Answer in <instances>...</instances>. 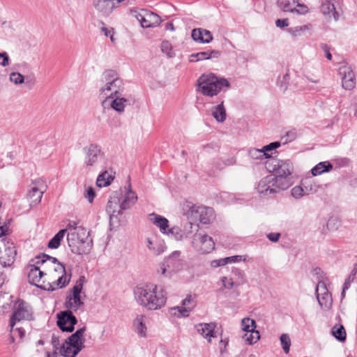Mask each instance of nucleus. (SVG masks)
<instances>
[{
    "instance_id": "1",
    "label": "nucleus",
    "mask_w": 357,
    "mask_h": 357,
    "mask_svg": "<svg viewBox=\"0 0 357 357\" xmlns=\"http://www.w3.org/2000/svg\"><path fill=\"white\" fill-rule=\"evenodd\" d=\"M37 259L36 264L28 266V280L31 284L52 291L69 283L71 274L67 275L63 264L56 258L43 255Z\"/></svg>"
},
{
    "instance_id": "2",
    "label": "nucleus",
    "mask_w": 357,
    "mask_h": 357,
    "mask_svg": "<svg viewBox=\"0 0 357 357\" xmlns=\"http://www.w3.org/2000/svg\"><path fill=\"white\" fill-rule=\"evenodd\" d=\"M134 297L138 305L149 310H157L164 307L167 302V292L163 287L153 283L135 287Z\"/></svg>"
},
{
    "instance_id": "3",
    "label": "nucleus",
    "mask_w": 357,
    "mask_h": 357,
    "mask_svg": "<svg viewBox=\"0 0 357 357\" xmlns=\"http://www.w3.org/2000/svg\"><path fill=\"white\" fill-rule=\"evenodd\" d=\"M197 86V91L204 96L212 98L226 91L231 86L227 79L219 77L213 73H207L199 77Z\"/></svg>"
},
{
    "instance_id": "4",
    "label": "nucleus",
    "mask_w": 357,
    "mask_h": 357,
    "mask_svg": "<svg viewBox=\"0 0 357 357\" xmlns=\"http://www.w3.org/2000/svg\"><path fill=\"white\" fill-rule=\"evenodd\" d=\"M124 84L123 80L113 70L104 73L102 84L99 89V98L102 101L112 98L118 95H123Z\"/></svg>"
},
{
    "instance_id": "5",
    "label": "nucleus",
    "mask_w": 357,
    "mask_h": 357,
    "mask_svg": "<svg viewBox=\"0 0 357 357\" xmlns=\"http://www.w3.org/2000/svg\"><path fill=\"white\" fill-rule=\"evenodd\" d=\"M85 282L84 276H80L73 288L70 289L66 296L64 307L66 310L75 312L82 313L84 311V293L82 291Z\"/></svg>"
},
{
    "instance_id": "6",
    "label": "nucleus",
    "mask_w": 357,
    "mask_h": 357,
    "mask_svg": "<svg viewBox=\"0 0 357 357\" xmlns=\"http://www.w3.org/2000/svg\"><path fill=\"white\" fill-rule=\"evenodd\" d=\"M84 165L86 168L98 169L106 167L107 159L101 147L96 144H90L83 149Z\"/></svg>"
},
{
    "instance_id": "7",
    "label": "nucleus",
    "mask_w": 357,
    "mask_h": 357,
    "mask_svg": "<svg viewBox=\"0 0 357 357\" xmlns=\"http://www.w3.org/2000/svg\"><path fill=\"white\" fill-rule=\"evenodd\" d=\"M67 241L71 252L77 255L88 254L92 248V241H89V231L86 229L67 234Z\"/></svg>"
},
{
    "instance_id": "8",
    "label": "nucleus",
    "mask_w": 357,
    "mask_h": 357,
    "mask_svg": "<svg viewBox=\"0 0 357 357\" xmlns=\"http://www.w3.org/2000/svg\"><path fill=\"white\" fill-rule=\"evenodd\" d=\"M86 326L77 330L69 336L60 348V353L63 357H75L84 347V334Z\"/></svg>"
},
{
    "instance_id": "9",
    "label": "nucleus",
    "mask_w": 357,
    "mask_h": 357,
    "mask_svg": "<svg viewBox=\"0 0 357 357\" xmlns=\"http://www.w3.org/2000/svg\"><path fill=\"white\" fill-rule=\"evenodd\" d=\"M131 15L139 22L143 28L155 27L161 22L158 15L146 9L131 10Z\"/></svg>"
},
{
    "instance_id": "10",
    "label": "nucleus",
    "mask_w": 357,
    "mask_h": 357,
    "mask_svg": "<svg viewBox=\"0 0 357 357\" xmlns=\"http://www.w3.org/2000/svg\"><path fill=\"white\" fill-rule=\"evenodd\" d=\"M31 318L32 310L30 305L22 300H18L14 305L10 326L13 329L17 321L29 320Z\"/></svg>"
},
{
    "instance_id": "11",
    "label": "nucleus",
    "mask_w": 357,
    "mask_h": 357,
    "mask_svg": "<svg viewBox=\"0 0 357 357\" xmlns=\"http://www.w3.org/2000/svg\"><path fill=\"white\" fill-rule=\"evenodd\" d=\"M190 213L193 220L204 225L211 224L215 219L214 210L208 206L194 205L190 209Z\"/></svg>"
},
{
    "instance_id": "12",
    "label": "nucleus",
    "mask_w": 357,
    "mask_h": 357,
    "mask_svg": "<svg viewBox=\"0 0 357 357\" xmlns=\"http://www.w3.org/2000/svg\"><path fill=\"white\" fill-rule=\"evenodd\" d=\"M192 245L197 251L202 254L209 253L215 248L213 238L203 233H197L194 236Z\"/></svg>"
},
{
    "instance_id": "13",
    "label": "nucleus",
    "mask_w": 357,
    "mask_h": 357,
    "mask_svg": "<svg viewBox=\"0 0 357 357\" xmlns=\"http://www.w3.org/2000/svg\"><path fill=\"white\" fill-rule=\"evenodd\" d=\"M17 255L15 246L12 242L2 243L0 244V264L3 267H10Z\"/></svg>"
},
{
    "instance_id": "14",
    "label": "nucleus",
    "mask_w": 357,
    "mask_h": 357,
    "mask_svg": "<svg viewBox=\"0 0 357 357\" xmlns=\"http://www.w3.org/2000/svg\"><path fill=\"white\" fill-rule=\"evenodd\" d=\"M46 190L47 185L43 180L39 178L32 183L27 194L31 206H36L40 203L43 195Z\"/></svg>"
},
{
    "instance_id": "15",
    "label": "nucleus",
    "mask_w": 357,
    "mask_h": 357,
    "mask_svg": "<svg viewBox=\"0 0 357 357\" xmlns=\"http://www.w3.org/2000/svg\"><path fill=\"white\" fill-rule=\"evenodd\" d=\"M75 312L66 310L57 314V325L62 331L73 332L77 323Z\"/></svg>"
},
{
    "instance_id": "16",
    "label": "nucleus",
    "mask_w": 357,
    "mask_h": 357,
    "mask_svg": "<svg viewBox=\"0 0 357 357\" xmlns=\"http://www.w3.org/2000/svg\"><path fill=\"white\" fill-rule=\"evenodd\" d=\"M128 104L129 100L123 97V95H118L112 98L101 102V105L104 109H112L119 114L123 113Z\"/></svg>"
},
{
    "instance_id": "17",
    "label": "nucleus",
    "mask_w": 357,
    "mask_h": 357,
    "mask_svg": "<svg viewBox=\"0 0 357 357\" xmlns=\"http://www.w3.org/2000/svg\"><path fill=\"white\" fill-rule=\"evenodd\" d=\"M280 143L275 142L263 146L261 149L252 148L248 151L249 156L255 160H263L271 157L272 153L274 149L278 148Z\"/></svg>"
},
{
    "instance_id": "18",
    "label": "nucleus",
    "mask_w": 357,
    "mask_h": 357,
    "mask_svg": "<svg viewBox=\"0 0 357 357\" xmlns=\"http://www.w3.org/2000/svg\"><path fill=\"white\" fill-rule=\"evenodd\" d=\"M278 5L284 12H291L298 15H305L308 12V8L305 4L296 0H279Z\"/></svg>"
},
{
    "instance_id": "19",
    "label": "nucleus",
    "mask_w": 357,
    "mask_h": 357,
    "mask_svg": "<svg viewBox=\"0 0 357 357\" xmlns=\"http://www.w3.org/2000/svg\"><path fill=\"white\" fill-rule=\"evenodd\" d=\"M194 306L192 296L188 295L186 298L183 300L181 305L170 308L169 313L177 317H187L189 316Z\"/></svg>"
},
{
    "instance_id": "20",
    "label": "nucleus",
    "mask_w": 357,
    "mask_h": 357,
    "mask_svg": "<svg viewBox=\"0 0 357 357\" xmlns=\"http://www.w3.org/2000/svg\"><path fill=\"white\" fill-rule=\"evenodd\" d=\"M149 318L145 314H137L132 320V327L133 331L139 337H147Z\"/></svg>"
},
{
    "instance_id": "21",
    "label": "nucleus",
    "mask_w": 357,
    "mask_h": 357,
    "mask_svg": "<svg viewBox=\"0 0 357 357\" xmlns=\"http://www.w3.org/2000/svg\"><path fill=\"white\" fill-rule=\"evenodd\" d=\"M93 6L101 15L107 16L119 7L114 0H93Z\"/></svg>"
},
{
    "instance_id": "22",
    "label": "nucleus",
    "mask_w": 357,
    "mask_h": 357,
    "mask_svg": "<svg viewBox=\"0 0 357 357\" xmlns=\"http://www.w3.org/2000/svg\"><path fill=\"white\" fill-rule=\"evenodd\" d=\"M196 328L197 332L206 340H208V342H212V339H217L218 334L217 332L215 331V328L216 327L215 324L214 323H201L196 325Z\"/></svg>"
},
{
    "instance_id": "23",
    "label": "nucleus",
    "mask_w": 357,
    "mask_h": 357,
    "mask_svg": "<svg viewBox=\"0 0 357 357\" xmlns=\"http://www.w3.org/2000/svg\"><path fill=\"white\" fill-rule=\"evenodd\" d=\"M340 73L342 75V87L347 90H351L354 89L356 82L353 70L349 67L344 66L340 69Z\"/></svg>"
},
{
    "instance_id": "24",
    "label": "nucleus",
    "mask_w": 357,
    "mask_h": 357,
    "mask_svg": "<svg viewBox=\"0 0 357 357\" xmlns=\"http://www.w3.org/2000/svg\"><path fill=\"white\" fill-rule=\"evenodd\" d=\"M164 261L166 263L167 268L174 271V273L179 271L183 266L181 252L178 250L174 251L165 259Z\"/></svg>"
},
{
    "instance_id": "25",
    "label": "nucleus",
    "mask_w": 357,
    "mask_h": 357,
    "mask_svg": "<svg viewBox=\"0 0 357 357\" xmlns=\"http://www.w3.org/2000/svg\"><path fill=\"white\" fill-rule=\"evenodd\" d=\"M273 179V174L268 175L261 178L257 186L259 193L264 194L265 195L276 193V188H274L272 183Z\"/></svg>"
},
{
    "instance_id": "26",
    "label": "nucleus",
    "mask_w": 357,
    "mask_h": 357,
    "mask_svg": "<svg viewBox=\"0 0 357 357\" xmlns=\"http://www.w3.org/2000/svg\"><path fill=\"white\" fill-rule=\"evenodd\" d=\"M106 211L110 217V220L118 218L121 212L120 200L118 197L113 196L109 199L106 206Z\"/></svg>"
},
{
    "instance_id": "27",
    "label": "nucleus",
    "mask_w": 357,
    "mask_h": 357,
    "mask_svg": "<svg viewBox=\"0 0 357 357\" xmlns=\"http://www.w3.org/2000/svg\"><path fill=\"white\" fill-rule=\"evenodd\" d=\"M146 247L149 251L155 256L162 254L167 249L164 241L160 240H152L150 238L146 239Z\"/></svg>"
},
{
    "instance_id": "28",
    "label": "nucleus",
    "mask_w": 357,
    "mask_h": 357,
    "mask_svg": "<svg viewBox=\"0 0 357 357\" xmlns=\"http://www.w3.org/2000/svg\"><path fill=\"white\" fill-rule=\"evenodd\" d=\"M293 171L292 164L289 160H279L275 165V174L290 177Z\"/></svg>"
},
{
    "instance_id": "29",
    "label": "nucleus",
    "mask_w": 357,
    "mask_h": 357,
    "mask_svg": "<svg viewBox=\"0 0 357 357\" xmlns=\"http://www.w3.org/2000/svg\"><path fill=\"white\" fill-rule=\"evenodd\" d=\"M192 38L194 40L202 43H209L213 40L211 33L203 29H195L192 31Z\"/></svg>"
},
{
    "instance_id": "30",
    "label": "nucleus",
    "mask_w": 357,
    "mask_h": 357,
    "mask_svg": "<svg viewBox=\"0 0 357 357\" xmlns=\"http://www.w3.org/2000/svg\"><path fill=\"white\" fill-rule=\"evenodd\" d=\"M236 163L234 157L215 158L212 161V166L215 169L221 170L226 167L234 165Z\"/></svg>"
},
{
    "instance_id": "31",
    "label": "nucleus",
    "mask_w": 357,
    "mask_h": 357,
    "mask_svg": "<svg viewBox=\"0 0 357 357\" xmlns=\"http://www.w3.org/2000/svg\"><path fill=\"white\" fill-rule=\"evenodd\" d=\"M321 11L326 17H333L335 20L339 19L340 15L336 11L335 5L330 0H326L322 3L321 6Z\"/></svg>"
},
{
    "instance_id": "32",
    "label": "nucleus",
    "mask_w": 357,
    "mask_h": 357,
    "mask_svg": "<svg viewBox=\"0 0 357 357\" xmlns=\"http://www.w3.org/2000/svg\"><path fill=\"white\" fill-rule=\"evenodd\" d=\"M273 184L274 188H276V192L280 190H284L287 189L291 185L290 177L273 175Z\"/></svg>"
},
{
    "instance_id": "33",
    "label": "nucleus",
    "mask_w": 357,
    "mask_h": 357,
    "mask_svg": "<svg viewBox=\"0 0 357 357\" xmlns=\"http://www.w3.org/2000/svg\"><path fill=\"white\" fill-rule=\"evenodd\" d=\"M220 55V52L218 50H211L206 52H201L197 54H193L190 56V61H198L202 60L210 59L213 58H218Z\"/></svg>"
},
{
    "instance_id": "34",
    "label": "nucleus",
    "mask_w": 357,
    "mask_h": 357,
    "mask_svg": "<svg viewBox=\"0 0 357 357\" xmlns=\"http://www.w3.org/2000/svg\"><path fill=\"white\" fill-rule=\"evenodd\" d=\"M211 114L218 122H224L226 119V109L224 107V101L211 108Z\"/></svg>"
},
{
    "instance_id": "35",
    "label": "nucleus",
    "mask_w": 357,
    "mask_h": 357,
    "mask_svg": "<svg viewBox=\"0 0 357 357\" xmlns=\"http://www.w3.org/2000/svg\"><path fill=\"white\" fill-rule=\"evenodd\" d=\"M153 218H151V222L160 228V230L163 234H167L169 227V221L167 218L158 215L152 214Z\"/></svg>"
},
{
    "instance_id": "36",
    "label": "nucleus",
    "mask_w": 357,
    "mask_h": 357,
    "mask_svg": "<svg viewBox=\"0 0 357 357\" xmlns=\"http://www.w3.org/2000/svg\"><path fill=\"white\" fill-rule=\"evenodd\" d=\"M137 196L134 192L129 190L125 195L123 201L120 203L121 211L129 208L137 201Z\"/></svg>"
},
{
    "instance_id": "37",
    "label": "nucleus",
    "mask_w": 357,
    "mask_h": 357,
    "mask_svg": "<svg viewBox=\"0 0 357 357\" xmlns=\"http://www.w3.org/2000/svg\"><path fill=\"white\" fill-rule=\"evenodd\" d=\"M302 185L305 187V194H307V195L317 193L319 189L321 188V185L312 179L305 180L302 182Z\"/></svg>"
},
{
    "instance_id": "38",
    "label": "nucleus",
    "mask_w": 357,
    "mask_h": 357,
    "mask_svg": "<svg viewBox=\"0 0 357 357\" xmlns=\"http://www.w3.org/2000/svg\"><path fill=\"white\" fill-rule=\"evenodd\" d=\"M167 234L178 241H183L188 238V233L185 230H182V229L177 227L168 229Z\"/></svg>"
},
{
    "instance_id": "39",
    "label": "nucleus",
    "mask_w": 357,
    "mask_h": 357,
    "mask_svg": "<svg viewBox=\"0 0 357 357\" xmlns=\"http://www.w3.org/2000/svg\"><path fill=\"white\" fill-rule=\"evenodd\" d=\"M312 29V25L310 24L302 26H297L288 29V32L293 37H299L304 34L306 31H310Z\"/></svg>"
},
{
    "instance_id": "40",
    "label": "nucleus",
    "mask_w": 357,
    "mask_h": 357,
    "mask_svg": "<svg viewBox=\"0 0 357 357\" xmlns=\"http://www.w3.org/2000/svg\"><path fill=\"white\" fill-rule=\"evenodd\" d=\"M332 168L333 165L329 162H321L314 166L311 172L313 176H317L324 172H328Z\"/></svg>"
},
{
    "instance_id": "41",
    "label": "nucleus",
    "mask_w": 357,
    "mask_h": 357,
    "mask_svg": "<svg viewBox=\"0 0 357 357\" xmlns=\"http://www.w3.org/2000/svg\"><path fill=\"white\" fill-rule=\"evenodd\" d=\"M114 177L112 175L110 174L108 172L105 171L98 175L96 180V185L100 188L106 187L111 183Z\"/></svg>"
},
{
    "instance_id": "42",
    "label": "nucleus",
    "mask_w": 357,
    "mask_h": 357,
    "mask_svg": "<svg viewBox=\"0 0 357 357\" xmlns=\"http://www.w3.org/2000/svg\"><path fill=\"white\" fill-rule=\"evenodd\" d=\"M66 235V230H60L49 241L48 248L52 249H56L59 247L61 241L63 240Z\"/></svg>"
},
{
    "instance_id": "43",
    "label": "nucleus",
    "mask_w": 357,
    "mask_h": 357,
    "mask_svg": "<svg viewBox=\"0 0 357 357\" xmlns=\"http://www.w3.org/2000/svg\"><path fill=\"white\" fill-rule=\"evenodd\" d=\"M243 341L248 344H253L256 343L260 338V335L258 331L255 330L250 332L244 333L242 336Z\"/></svg>"
},
{
    "instance_id": "44",
    "label": "nucleus",
    "mask_w": 357,
    "mask_h": 357,
    "mask_svg": "<svg viewBox=\"0 0 357 357\" xmlns=\"http://www.w3.org/2000/svg\"><path fill=\"white\" fill-rule=\"evenodd\" d=\"M256 322L254 319L245 317L241 320V328L245 333L256 330Z\"/></svg>"
},
{
    "instance_id": "45",
    "label": "nucleus",
    "mask_w": 357,
    "mask_h": 357,
    "mask_svg": "<svg viewBox=\"0 0 357 357\" xmlns=\"http://www.w3.org/2000/svg\"><path fill=\"white\" fill-rule=\"evenodd\" d=\"M317 298L319 305L323 310H327L330 309L333 303L331 295H326L325 297H320V296H317Z\"/></svg>"
},
{
    "instance_id": "46",
    "label": "nucleus",
    "mask_w": 357,
    "mask_h": 357,
    "mask_svg": "<svg viewBox=\"0 0 357 357\" xmlns=\"http://www.w3.org/2000/svg\"><path fill=\"white\" fill-rule=\"evenodd\" d=\"M332 333L336 339L344 341L346 339V331L342 326H335L333 328Z\"/></svg>"
},
{
    "instance_id": "47",
    "label": "nucleus",
    "mask_w": 357,
    "mask_h": 357,
    "mask_svg": "<svg viewBox=\"0 0 357 357\" xmlns=\"http://www.w3.org/2000/svg\"><path fill=\"white\" fill-rule=\"evenodd\" d=\"M291 194L293 197L296 199H301L304 196H307L305 194V187L303 185H296L291 190Z\"/></svg>"
},
{
    "instance_id": "48",
    "label": "nucleus",
    "mask_w": 357,
    "mask_h": 357,
    "mask_svg": "<svg viewBox=\"0 0 357 357\" xmlns=\"http://www.w3.org/2000/svg\"><path fill=\"white\" fill-rule=\"evenodd\" d=\"M280 340L284 353L288 354L291 346V340L289 335L286 333L282 334L280 335Z\"/></svg>"
},
{
    "instance_id": "49",
    "label": "nucleus",
    "mask_w": 357,
    "mask_h": 357,
    "mask_svg": "<svg viewBox=\"0 0 357 357\" xmlns=\"http://www.w3.org/2000/svg\"><path fill=\"white\" fill-rule=\"evenodd\" d=\"M161 50L165 53L167 57L172 58L174 56V52L172 50V47L169 41H163L160 45Z\"/></svg>"
},
{
    "instance_id": "50",
    "label": "nucleus",
    "mask_w": 357,
    "mask_h": 357,
    "mask_svg": "<svg viewBox=\"0 0 357 357\" xmlns=\"http://www.w3.org/2000/svg\"><path fill=\"white\" fill-rule=\"evenodd\" d=\"M9 79L16 85H19L24 82V77L17 72L11 73L9 76Z\"/></svg>"
},
{
    "instance_id": "51",
    "label": "nucleus",
    "mask_w": 357,
    "mask_h": 357,
    "mask_svg": "<svg viewBox=\"0 0 357 357\" xmlns=\"http://www.w3.org/2000/svg\"><path fill=\"white\" fill-rule=\"evenodd\" d=\"M79 229H84L83 227L78 225V222L76 221H69L66 225L65 229L62 230H66V234L75 233Z\"/></svg>"
},
{
    "instance_id": "52",
    "label": "nucleus",
    "mask_w": 357,
    "mask_h": 357,
    "mask_svg": "<svg viewBox=\"0 0 357 357\" xmlns=\"http://www.w3.org/2000/svg\"><path fill=\"white\" fill-rule=\"evenodd\" d=\"M158 273L162 275L170 278L172 277L174 271H172L171 269H169L166 265V263L163 261L158 268Z\"/></svg>"
},
{
    "instance_id": "53",
    "label": "nucleus",
    "mask_w": 357,
    "mask_h": 357,
    "mask_svg": "<svg viewBox=\"0 0 357 357\" xmlns=\"http://www.w3.org/2000/svg\"><path fill=\"white\" fill-rule=\"evenodd\" d=\"M96 197V192L93 188L89 187L84 193V197L88 200L90 204H92L93 199Z\"/></svg>"
},
{
    "instance_id": "54",
    "label": "nucleus",
    "mask_w": 357,
    "mask_h": 357,
    "mask_svg": "<svg viewBox=\"0 0 357 357\" xmlns=\"http://www.w3.org/2000/svg\"><path fill=\"white\" fill-rule=\"evenodd\" d=\"M328 291L326 285L324 282L320 281L318 282L316 288V294L317 296L318 294H324V293H326Z\"/></svg>"
},
{
    "instance_id": "55",
    "label": "nucleus",
    "mask_w": 357,
    "mask_h": 357,
    "mask_svg": "<svg viewBox=\"0 0 357 357\" xmlns=\"http://www.w3.org/2000/svg\"><path fill=\"white\" fill-rule=\"evenodd\" d=\"M353 280H354V277H352L351 275H349V277H347L346 278V280L344 282L343 287H342V298L344 297L345 291H346V290L349 289Z\"/></svg>"
},
{
    "instance_id": "56",
    "label": "nucleus",
    "mask_w": 357,
    "mask_h": 357,
    "mask_svg": "<svg viewBox=\"0 0 357 357\" xmlns=\"http://www.w3.org/2000/svg\"><path fill=\"white\" fill-rule=\"evenodd\" d=\"M221 281L222 282L223 287L227 289H231L236 285L232 280L231 278H228L227 277H222L221 278Z\"/></svg>"
},
{
    "instance_id": "57",
    "label": "nucleus",
    "mask_w": 357,
    "mask_h": 357,
    "mask_svg": "<svg viewBox=\"0 0 357 357\" xmlns=\"http://www.w3.org/2000/svg\"><path fill=\"white\" fill-rule=\"evenodd\" d=\"M0 65L3 67L9 65V56L6 52H0Z\"/></svg>"
},
{
    "instance_id": "58",
    "label": "nucleus",
    "mask_w": 357,
    "mask_h": 357,
    "mask_svg": "<svg viewBox=\"0 0 357 357\" xmlns=\"http://www.w3.org/2000/svg\"><path fill=\"white\" fill-rule=\"evenodd\" d=\"M227 264L225 258L215 259L211 261V266L213 268L225 266Z\"/></svg>"
},
{
    "instance_id": "59",
    "label": "nucleus",
    "mask_w": 357,
    "mask_h": 357,
    "mask_svg": "<svg viewBox=\"0 0 357 357\" xmlns=\"http://www.w3.org/2000/svg\"><path fill=\"white\" fill-rule=\"evenodd\" d=\"M225 260L227 264H231V263H236L238 261H241L242 260H245V259H243V257L241 255H235L231 257H225Z\"/></svg>"
},
{
    "instance_id": "60",
    "label": "nucleus",
    "mask_w": 357,
    "mask_h": 357,
    "mask_svg": "<svg viewBox=\"0 0 357 357\" xmlns=\"http://www.w3.org/2000/svg\"><path fill=\"white\" fill-rule=\"evenodd\" d=\"M280 237V233H269L267 234V238L272 242H278Z\"/></svg>"
},
{
    "instance_id": "61",
    "label": "nucleus",
    "mask_w": 357,
    "mask_h": 357,
    "mask_svg": "<svg viewBox=\"0 0 357 357\" xmlns=\"http://www.w3.org/2000/svg\"><path fill=\"white\" fill-rule=\"evenodd\" d=\"M275 24L278 27L283 28L288 26L287 19H278L275 22Z\"/></svg>"
},
{
    "instance_id": "62",
    "label": "nucleus",
    "mask_w": 357,
    "mask_h": 357,
    "mask_svg": "<svg viewBox=\"0 0 357 357\" xmlns=\"http://www.w3.org/2000/svg\"><path fill=\"white\" fill-rule=\"evenodd\" d=\"M52 344L53 347L56 349H59V339L56 335H53L52 337Z\"/></svg>"
},
{
    "instance_id": "63",
    "label": "nucleus",
    "mask_w": 357,
    "mask_h": 357,
    "mask_svg": "<svg viewBox=\"0 0 357 357\" xmlns=\"http://www.w3.org/2000/svg\"><path fill=\"white\" fill-rule=\"evenodd\" d=\"M193 225L191 222H188L185 225L183 230H185L188 233V237L192 233Z\"/></svg>"
},
{
    "instance_id": "64",
    "label": "nucleus",
    "mask_w": 357,
    "mask_h": 357,
    "mask_svg": "<svg viewBox=\"0 0 357 357\" xmlns=\"http://www.w3.org/2000/svg\"><path fill=\"white\" fill-rule=\"evenodd\" d=\"M114 30L112 29H107L106 27H102L101 28V32L107 37H109V36L112 33Z\"/></svg>"
}]
</instances>
